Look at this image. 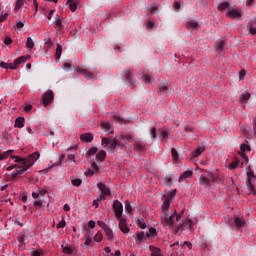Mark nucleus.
Here are the masks:
<instances>
[{
	"label": "nucleus",
	"mask_w": 256,
	"mask_h": 256,
	"mask_svg": "<svg viewBox=\"0 0 256 256\" xmlns=\"http://www.w3.org/2000/svg\"><path fill=\"white\" fill-rule=\"evenodd\" d=\"M23 27H25V24L23 23V22H18L17 24H16V26H15V29H23Z\"/></svg>",
	"instance_id": "obj_60"
},
{
	"label": "nucleus",
	"mask_w": 256,
	"mask_h": 256,
	"mask_svg": "<svg viewBox=\"0 0 256 256\" xmlns=\"http://www.w3.org/2000/svg\"><path fill=\"white\" fill-rule=\"evenodd\" d=\"M113 119L115 121H118L119 123H123V118H121V115H119V114H114Z\"/></svg>",
	"instance_id": "obj_50"
},
{
	"label": "nucleus",
	"mask_w": 256,
	"mask_h": 256,
	"mask_svg": "<svg viewBox=\"0 0 256 256\" xmlns=\"http://www.w3.org/2000/svg\"><path fill=\"white\" fill-rule=\"evenodd\" d=\"M187 29H197L199 27V23H197L195 20H190L186 23Z\"/></svg>",
	"instance_id": "obj_25"
},
{
	"label": "nucleus",
	"mask_w": 256,
	"mask_h": 256,
	"mask_svg": "<svg viewBox=\"0 0 256 256\" xmlns=\"http://www.w3.org/2000/svg\"><path fill=\"white\" fill-rule=\"evenodd\" d=\"M160 93H163L164 95L169 91V86L167 84H160L159 86Z\"/></svg>",
	"instance_id": "obj_36"
},
{
	"label": "nucleus",
	"mask_w": 256,
	"mask_h": 256,
	"mask_svg": "<svg viewBox=\"0 0 256 256\" xmlns=\"http://www.w3.org/2000/svg\"><path fill=\"white\" fill-rule=\"evenodd\" d=\"M122 76H123L124 80L126 81V83H129V85L135 84L136 80L134 77L133 70L131 68L124 70L122 73Z\"/></svg>",
	"instance_id": "obj_5"
},
{
	"label": "nucleus",
	"mask_w": 256,
	"mask_h": 256,
	"mask_svg": "<svg viewBox=\"0 0 256 256\" xmlns=\"http://www.w3.org/2000/svg\"><path fill=\"white\" fill-rule=\"evenodd\" d=\"M138 227H140V229H146L147 228V224H145V220L143 219H139L137 222Z\"/></svg>",
	"instance_id": "obj_45"
},
{
	"label": "nucleus",
	"mask_w": 256,
	"mask_h": 256,
	"mask_svg": "<svg viewBox=\"0 0 256 256\" xmlns=\"http://www.w3.org/2000/svg\"><path fill=\"white\" fill-rule=\"evenodd\" d=\"M167 137H169V133H167V131L160 132L159 138L161 141H167Z\"/></svg>",
	"instance_id": "obj_44"
},
{
	"label": "nucleus",
	"mask_w": 256,
	"mask_h": 256,
	"mask_svg": "<svg viewBox=\"0 0 256 256\" xmlns=\"http://www.w3.org/2000/svg\"><path fill=\"white\" fill-rule=\"evenodd\" d=\"M97 187H98L99 191H101V193H102L101 195H103L104 197H105V195H107V196L111 195V190L103 182H99L97 184Z\"/></svg>",
	"instance_id": "obj_11"
},
{
	"label": "nucleus",
	"mask_w": 256,
	"mask_h": 256,
	"mask_svg": "<svg viewBox=\"0 0 256 256\" xmlns=\"http://www.w3.org/2000/svg\"><path fill=\"white\" fill-rule=\"evenodd\" d=\"M62 249L65 255H73V249H71V247L62 245Z\"/></svg>",
	"instance_id": "obj_34"
},
{
	"label": "nucleus",
	"mask_w": 256,
	"mask_h": 256,
	"mask_svg": "<svg viewBox=\"0 0 256 256\" xmlns=\"http://www.w3.org/2000/svg\"><path fill=\"white\" fill-rule=\"evenodd\" d=\"M7 17H9V14H8V13L2 14V15L0 16V23H3Z\"/></svg>",
	"instance_id": "obj_62"
},
{
	"label": "nucleus",
	"mask_w": 256,
	"mask_h": 256,
	"mask_svg": "<svg viewBox=\"0 0 256 256\" xmlns=\"http://www.w3.org/2000/svg\"><path fill=\"white\" fill-rule=\"evenodd\" d=\"M110 143H111V141H109V139L102 138V145H109Z\"/></svg>",
	"instance_id": "obj_64"
},
{
	"label": "nucleus",
	"mask_w": 256,
	"mask_h": 256,
	"mask_svg": "<svg viewBox=\"0 0 256 256\" xmlns=\"http://www.w3.org/2000/svg\"><path fill=\"white\" fill-rule=\"evenodd\" d=\"M240 149L242 153H245V151H251V147L247 144H241Z\"/></svg>",
	"instance_id": "obj_47"
},
{
	"label": "nucleus",
	"mask_w": 256,
	"mask_h": 256,
	"mask_svg": "<svg viewBox=\"0 0 256 256\" xmlns=\"http://www.w3.org/2000/svg\"><path fill=\"white\" fill-rule=\"evenodd\" d=\"M224 47H225V41L219 40L217 42L216 51H223Z\"/></svg>",
	"instance_id": "obj_33"
},
{
	"label": "nucleus",
	"mask_w": 256,
	"mask_h": 256,
	"mask_svg": "<svg viewBox=\"0 0 256 256\" xmlns=\"http://www.w3.org/2000/svg\"><path fill=\"white\" fill-rule=\"evenodd\" d=\"M97 151H99V148L97 147H92L88 150L87 152V157H91V155H95V153H97Z\"/></svg>",
	"instance_id": "obj_38"
},
{
	"label": "nucleus",
	"mask_w": 256,
	"mask_h": 256,
	"mask_svg": "<svg viewBox=\"0 0 256 256\" xmlns=\"http://www.w3.org/2000/svg\"><path fill=\"white\" fill-rule=\"evenodd\" d=\"M42 206H43V202L41 200L34 201V207H42Z\"/></svg>",
	"instance_id": "obj_61"
},
{
	"label": "nucleus",
	"mask_w": 256,
	"mask_h": 256,
	"mask_svg": "<svg viewBox=\"0 0 256 256\" xmlns=\"http://www.w3.org/2000/svg\"><path fill=\"white\" fill-rule=\"evenodd\" d=\"M149 249L151 251V256H163L161 254V249H159L155 246H150Z\"/></svg>",
	"instance_id": "obj_22"
},
{
	"label": "nucleus",
	"mask_w": 256,
	"mask_h": 256,
	"mask_svg": "<svg viewBox=\"0 0 256 256\" xmlns=\"http://www.w3.org/2000/svg\"><path fill=\"white\" fill-rule=\"evenodd\" d=\"M94 241H96V243H101V241H103V234L101 232H97L94 236Z\"/></svg>",
	"instance_id": "obj_37"
},
{
	"label": "nucleus",
	"mask_w": 256,
	"mask_h": 256,
	"mask_svg": "<svg viewBox=\"0 0 256 256\" xmlns=\"http://www.w3.org/2000/svg\"><path fill=\"white\" fill-rule=\"evenodd\" d=\"M91 169L92 171H94L95 173H97V171H99V166L97 165V163L93 162L91 164Z\"/></svg>",
	"instance_id": "obj_54"
},
{
	"label": "nucleus",
	"mask_w": 256,
	"mask_h": 256,
	"mask_svg": "<svg viewBox=\"0 0 256 256\" xmlns=\"http://www.w3.org/2000/svg\"><path fill=\"white\" fill-rule=\"evenodd\" d=\"M64 70L65 71H70L71 70V62L64 63Z\"/></svg>",
	"instance_id": "obj_59"
},
{
	"label": "nucleus",
	"mask_w": 256,
	"mask_h": 256,
	"mask_svg": "<svg viewBox=\"0 0 256 256\" xmlns=\"http://www.w3.org/2000/svg\"><path fill=\"white\" fill-rule=\"evenodd\" d=\"M40 157L39 152H34L27 158H21L19 156H12V159H15V163H18V168L16 172L12 173V178L16 179L17 176L23 175L29 167H33L35 161H37Z\"/></svg>",
	"instance_id": "obj_2"
},
{
	"label": "nucleus",
	"mask_w": 256,
	"mask_h": 256,
	"mask_svg": "<svg viewBox=\"0 0 256 256\" xmlns=\"http://www.w3.org/2000/svg\"><path fill=\"white\" fill-rule=\"evenodd\" d=\"M150 135L152 139H157V128H152L150 131Z\"/></svg>",
	"instance_id": "obj_48"
},
{
	"label": "nucleus",
	"mask_w": 256,
	"mask_h": 256,
	"mask_svg": "<svg viewBox=\"0 0 256 256\" xmlns=\"http://www.w3.org/2000/svg\"><path fill=\"white\" fill-rule=\"evenodd\" d=\"M25 61H27V58L25 56H21L20 58H17L16 60H14L13 63H7V62H1L0 63V67H2V69H12V71H15V69H17V67H19V65H21V63H25Z\"/></svg>",
	"instance_id": "obj_4"
},
{
	"label": "nucleus",
	"mask_w": 256,
	"mask_h": 256,
	"mask_svg": "<svg viewBox=\"0 0 256 256\" xmlns=\"http://www.w3.org/2000/svg\"><path fill=\"white\" fill-rule=\"evenodd\" d=\"M250 33L251 35H256V26L255 24H250Z\"/></svg>",
	"instance_id": "obj_53"
},
{
	"label": "nucleus",
	"mask_w": 256,
	"mask_h": 256,
	"mask_svg": "<svg viewBox=\"0 0 256 256\" xmlns=\"http://www.w3.org/2000/svg\"><path fill=\"white\" fill-rule=\"evenodd\" d=\"M24 4H25V0H17L14 11L17 12L21 8V6Z\"/></svg>",
	"instance_id": "obj_42"
},
{
	"label": "nucleus",
	"mask_w": 256,
	"mask_h": 256,
	"mask_svg": "<svg viewBox=\"0 0 256 256\" xmlns=\"http://www.w3.org/2000/svg\"><path fill=\"white\" fill-rule=\"evenodd\" d=\"M193 176V171L191 170H187L184 173H182L178 179L179 183H181L182 181H185V179H189Z\"/></svg>",
	"instance_id": "obj_17"
},
{
	"label": "nucleus",
	"mask_w": 256,
	"mask_h": 256,
	"mask_svg": "<svg viewBox=\"0 0 256 256\" xmlns=\"http://www.w3.org/2000/svg\"><path fill=\"white\" fill-rule=\"evenodd\" d=\"M15 127H17L18 129H23V127H25V118L23 117H18L15 120Z\"/></svg>",
	"instance_id": "obj_20"
},
{
	"label": "nucleus",
	"mask_w": 256,
	"mask_h": 256,
	"mask_svg": "<svg viewBox=\"0 0 256 256\" xmlns=\"http://www.w3.org/2000/svg\"><path fill=\"white\" fill-rule=\"evenodd\" d=\"M65 225H67V223L65 222V220L60 221V222L57 224V229H63V228H65Z\"/></svg>",
	"instance_id": "obj_52"
},
{
	"label": "nucleus",
	"mask_w": 256,
	"mask_h": 256,
	"mask_svg": "<svg viewBox=\"0 0 256 256\" xmlns=\"http://www.w3.org/2000/svg\"><path fill=\"white\" fill-rule=\"evenodd\" d=\"M63 53V48L61 45H58L56 48V59H61V54Z\"/></svg>",
	"instance_id": "obj_39"
},
{
	"label": "nucleus",
	"mask_w": 256,
	"mask_h": 256,
	"mask_svg": "<svg viewBox=\"0 0 256 256\" xmlns=\"http://www.w3.org/2000/svg\"><path fill=\"white\" fill-rule=\"evenodd\" d=\"M109 148L108 151H111L112 153L116 151L117 147H119V142L117 141V139H113L112 141H110L109 144Z\"/></svg>",
	"instance_id": "obj_21"
},
{
	"label": "nucleus",
	"mask_w": 256,
	"mask_h": 256,
	"mask_svg": "<svg viewBox=\"0 0 256 256\" xmlns=\"http://www.w3.org/2000/svg\"><path fill=\"white\" fill-rule=\"evenodd\" d=\"M118 220H119L120 231H122V233H129V231H131V229L129 228V226H127V219L120 218Z\"/></svg>",
	"instance_id": "obj_10"
},
{
	"label": "nucleus",
	"mask_w": 256,
	"mask_h": 256,
	"mask_svg": "<svg viewBox=\"0 0 256 256\" xmlns=\"http://www.w3.org/2000/svg\"><path fill=\"white\" fill-rule=\"evenodd\" d=\"M226 9H228V11H230L231 7L229 5V2H222L220 4H218V10L219 11H225Z\"/></svg>",
	"instance_id": "obj_23"
},
{
	"label": "nucleus",
	"mask_w": 256,
	"mask_h": 256,
	"mask_svg": "<svg viewBox=\"0 0 256 256\" xmlns=\"http://www.w3.org/2000/svg\"><path fill=\"white\" fill-rule=\"evenodd\" d=\"M71 183L74 187H80L81 183H83V180L76 178L72 179Z\"/></svg>",
	"instance_id": "obj_43"
},
{
	"label": "nucleus",
	"mask_w": 256,
	"mask_h": 256,
	"mask_svg": "<svg viewBox=\"0 0 256 256\" xmlns=\"http://www.w3.org/2000/svg\"><path fill=\"white\" fill-rule=\"evenodd\" d=\"M81 141H84V143H91L93 141V134L91 133H85L80 136Z\"/></svg>",
	"instance_id": "obj_18"
},
{
	"label": "nucleus",
	"mask_w": 256,
	"mask_h": 256,
	"mask_svg": "<svg viewBox=\"0 0 256 256\" xmlns=\"http://www.w3.org/2000/svg\"><path fill=\"white\" fill-rule=\"evenodd\" d=\"M67 5L69 6L70 11L75 12L77 11V2L73 0H68Z\"/></svg>",
	"instance_id": "obj_26"
},
{
	"label": "nucleus",
	"mask_w": 256,
	"mask_h": 256,
	"mask_svg": "<svg viewBox=\"0 0 256 256\" xmlns=\"http://www.w3.org/2000/svg\"><path fill=\"white\" fill-rule=\"evenodd\" d=\"M147 239V236L145 235V232H139L136 234L135 242L137 245H140V243H145Z\"/></svg>",
	"instance_id": "obj_14"
},
{
	"label": "nucleus",
	"mask_w": 256,
	"mask_h": 256,
	"mask_svg": "<svg viewBox=\"0 0 256 256\" xmlns=\"http://www.w3.org/2000/svg\"><path fill=\"white\" fill-rule=\"evenodd\" d=\"M107 238L111 241V239L113 238V230H111V228H109V226H105L104 229Z\"/></svg>",
	"instance_id": "obj_28"
},
{
	"label": "nucleus",
	"mask_w": 256,
	"mask_h": 256,
	"mask_svg": "<svg viewBox=\"0 0 256 256\" xmlns=\"http://www.w3.org/2000/svg\"><path fill=\"white\" fill-rule=\"evenodd\" d=\"M248 182L247 187L252 195H256L255 186H253V179H255V173L254 172H248Z\"/></svg>",
	"instance_id": "obj_9"
},
{
	"label": "nucleus",
	"mask_w": 256,
	"mask_h": 256,
	"mask_svg": "<svg viewBox=\"0 0 256 256\" xmlns=\"http://www.w3.org/2000/svg\"><path fill=\"white\" fill-rule=\"evenodd\" d=\"M142 79H143V81L146 82V83H151V75H149V74H144V75L142 76Z\"/></svg>",
	"instance_id": "obj_49"
},
{
	"label": "nucleus",
	"mask_w": 256,
	"mask_h": 256,
	"mask_svg": "<svg viewBox=\"0 0 256 256\" xmlns=\"http://www.w3.org/2000/svg\"><path fill=\"white\" fill-rule=\"evenodd\" d=\"M171 196H167L161 206V221L164 227H173L175 221H181V214L171 211Z\"/></svg>",
	"instance_id": "obj_1"
},
{
	"label": "nucleus",
	"mask_w": 256,
	"mask_h": 256,
	"mask_svg": "<svg viewBox=\"0 0 256 256\" xmlns=\"http://www.w3.org/2000/svg\"><path fill=\"white\" fill-rule=\"evenodd\" d=\"M145 150V143L142 141H135L134 143V151H137L138 153H141Z\"/></svg>",
	"instance_id": "obj_16"
},
{
	"label": "nucleus",
	"mask_w": 256,
	"mask_h": 256,
	"mask_svg": "<svg viewBox=\"0 0 256 256\" xmlns=\"http://www.w3.org/2000/svg\"><path fill=\"white\" fill-rule=\"evenodd\" d=\"M251 97V94H249V92H244L240 95L239 99L241 101V103H247V101H249Z\"/></svg>",
	"instance_id": "obj_24"
},
{
	"label": "nucleus",
	"mask_w": 256,
	"mask_h": 256,
	"mask_svg": "<svg viewBox=\"0 0 256 256\" xmlns=\"http://www.w3.org/2000/svg\"><path fill=\"white\" fill-rule=\"evenodd\" d=\"M233 223L236 229H241V227H245V220L242 217L234 216Z\"/></svg>",
	"instance_id": "obj_12"
},
{
	"label": "nucleus",
	"mask_w": 256,
	"mask_h": 256,
	"mask_svg": "<svg viewBox=\"0 0 256 256\" xmlns=\"http://www.w3.org/2000/svg\"><path fill=\"white\" fill-rule=\"evenodd\" d=\"M4 43L5 45H11V43H13V40L11 39V37L6 36L4 39Z\"/></svg>",
	"instance_id": "obj_55"
},
{
	"label": "nucleus",
	"mask_w": 256,
	"mask_h": 256,
	"mask_svg": "<svg viewBox=\"0 0 256 256\" xmlns=\"http://www.w3.org/2000/svg\"><path fill=\"white\" fill-rule=\"evenodd\" d=\"M113 209L115 211L116 219H121L123 216V204L119 200H115L113 203Z\"/></svg>",
	"instance_id": "obj_7"
},
{
	"label": "nucleus",
	"mask_w": 256,
	"mask_h": 256,
	"mask_svg": "<svg viewBox=\"0 0 256 256\" xmlns=\"http://www.w3.org/2000/svg\"><path fill=\"white\" fill-rule=\"evenodd\" d=\"M199 183L204 187H211L213 183H221V177L211 172H206L200 176Z\"/></svg>",
	"instance_id": "obj_3"
},
{
	"label": "nucleus",
	"mask_w": 256,
	"mask_h": 256,
	"mask_svg": "<svg viewBox=\"0 0 256 256\" xmlns=\"http://www.w3.org/2000/svg\"><path fill=\"white\" fill-rule=\"evenodd\" d=\"M76 71L80 75H84V77H86V79H95V70H88V69H84V68H77Z\"/></svg>",
	"instance_id": "obj_8"
},
{
	"label": "nucleus",
	"mask_w": 256,
	"mask_h": 256,
	"mask_svg": "<svg viewBox=\"0 0 256 256\" xmlns=\"http://www.w3.org/2000/svg\"><path fill=\"white\" fill-rule=\"evenodd\" d=\"M53 99H55L53 90H48L42 96V104L44 105V107H47V105H51V103H53Z\"/></svg>",
	"instance_id": "obj_6"
},
{
	"label": "nucleus",
	"mask_w": 256,
	"mask_h": 256,
	"mask_svg": "<svg viewBox=\"0 0 256 256\" xmlns=\"http://www.w3.org/2000/svg\"><path fill=\"white\" fill-rule=\"evenodd\" d=\"M13 153V150H8L0 155V161H3V159H7Z\"/></svg>",
	"instance_id": "obj_41"
},
{
	"label": "nucleus",
	"mask_w": 256,
	"mask_h": 256,
	"mask_svg": "<svg viewBox=\"0 0 256 256\" xmlns=\"http://www.w3.org/2000/svg\"><path fill=\"white\" fill-rule=\"evenodd\" d=\"M26 47L27 49H33L35 47V42H33L31 37L27 38Z\"/></svg>",
	"instance_id": "obj_32"
},
{
	"label": "nucleus",
	"mask_w": 256,
	"mask_h": 256,
	"mask_svg": "<svg viewBox=\"0 0 256 256\" xmlns=\"http://www.w3.org/2000/svg\"><path fill=\"white\" fill-rule=\"evenodd\" d=\"M171 153L172 159H174V161H177V159H179V153L177 152V150L175 148H172Z\"/></svg>",
	"instance_id": "obj_46"
},
{
	"label": "nucleus",
	"mask_w": 256,
	"mask_h": 256,
	"mask_svg": "<svg viewBox=\"0 0 256 256\" xmlns=\"http://www.w3.org/2000/svg\"><path fill=\"white\" fill-rule=\"evenodd\" d=\"M19 169V164H14V165H11V166H8L6 168V171H13V169Z\"/></svg>",
	"instance_id": "obj_56"
},
{
	"label": "nucleus",
	"mask_w": 256,
	"mask_h": 256,
	"mask_svg": "<svg viewBox=\"0 0 256 256\" xmlns=\"http://www.w3.org/2000/svg\"><path fill=\"white\" fill-rule=\"evenodd\" d=\"M107 157V152H105L104 150H101L97 155H96V159L97 161H105V158Z\"/></svg>",
	"instance_id": "obj_27"
},
{
	"label": "nucleus",
	"mask_w": 256,
	"mask_h": 256,
	"mask_svg": "<svg viewBox=\"0 0 256 256\" xmlns=\"http://www.w3.org/2000/svg\"><path fill=\"white\" fill-rule=\"evenodd\" d=\"M155 235H157V229L155 228H150L149 231L146 233V237L151 238V237H155Z\"/></svg>",
	"instance_id": "obj_29"
},
{
	"label": "nucleus",
	"mask_w": 256,
	"mask_h": 256,
	"mask_svg": "<svg viewBox=\"0 0 256 256\" xmlns=\"http://www.w3.org/2000/svg\"><path fill=\"white\" fill-rule=\"evenodd\" d=\"M204 151H205V147L198 146L197 149L192 152V157H195V158L201 157Z\"/></svg>",
	"instance_id": "obj_19"
},
{
	"label": "nucleus",
	"mask_w": 256,
	"mask_h": 256,
	"mask_svg": "<svg viewBox=\"0 0 256 256\" xmlns=\"http://www.w3.org/2000/svg\"><path fill=\"white\" fill-rule=\"evenodd\" d=\"M245 75H247V73L245 72V70H241L239 73V79L240 81H243V79H245Z\"/></svg>",
	"instance_id": "obj_57"
},
{
	"label": "nucleus",
	"mask_w": 256,
	"mask_h": 256,
	"mask_svg": "<svg viewBox=\"0 0 256 256\" xmlns=\"http://www.w3.org/2000/svg\"><path fill=\"white\" fill-rule=\"evenodd\" d=\"M237 165H239V161H238V160L232 162V163L229 165V167H230V169H237Z\"/></svg>",
	"instance_id": "obj_58"
},
{
	"label": "nucleus",
	"mask_w": 256,
	"mask_h": 256,
	"mask_svg": "<svg viewBox=\"0 0 256 256\" xmlns=\"http://www.w3.org/2000/svg\"><path fill=\"white\" fill-rule=\"evenodd\" d=\"M226 17H229L230 19H240L241 13L238 10L230 9V11L227 12Z\"/></svg>",
	"instance_id": "obj_13"
},
{
	"label": "nucleus",
	"mask_w": 256,
	"mask_h": 256,
	"mask_svg": "<svg viewBox=\"0 0 256 256\" xmlns=\"http://www.w3.org/2000/svg\"><path fill=\"white\" fill-rule=\"evenodd\" d=\"M102 129L106 131V133H111V124L108 122H104L101 125Z\"/></svg>",
	"instance_id": "obj_30"
},
{
	"label": "nucleus",
	"mask_w": 256,
	"mask_h": 256,
	"mask_svg": "<svg viewBox=\"0 0 256 256\" xmlns=\"http://www.w3.org/2000/svg\"><path fill=\"white\" fill-rule=\"evenodd\" d=\"M56 27H58V31H62L63 29V20L61 18H56Z\"/></svg>",
	"instance_id": "obj_40"
},
{
	"label": "nucleus",
	"mask_w": 256,
	"mask_h": 256,
	"mask_svg": "<svg viewBox=\"0 0 256 256\" xmlns=\"http://www.w3.org/2000/svg\"><path fill=\"white\" fill-rule=\"evenodd\" d=\"M125 211L126 213H133V207H131V202H129V200L125 201Z\"/></svg>",
	"instance_id": "obj_31"
},
{
	"label": "nucleus",
	"mask_w": 256,
	"mask_h": 256,
	"mask_svg": "<svg viewBox=\"0 0 256 256\" xmlns=\"http://www.w3.org/2000/svg\"><path fill=\"white\" fill-rule=\"evenodd\" d=\"M106 197L100 194L99 198L93 201L94 207H99V201H105Z\"/></svg>",
	"instance_id": "obj_35"
},
{
	"label": "nucleus",
	"mask_w": 256,
	"mask_h": 256,
	"mask_svg": "<svg viewBox=\"0 0 256 256\" xmlns=\"http://www.w3.org/2000/svg\"><path fill=\"white\" fill-rule=\"evenodd\" d=\"M68 161H71L72 163H75V154H69L68 155Z\"/></svg>",
	"instance_id": "obj_63"
},
{
	"label": "nucleus",
	"mask_w": 256,
	"mask_h": 256,
	"mask_svg": "<svg viewBox=\"0 0 256 256\" xmlns=\"http://www.w3.org/2000/svg\"><path fill=\"white\" fill-rule=\"evenodd\" d=\"M193 247V244H191L190 242H184L182 244V249H191Z\"/></svg>",
	"instance_id": "obj_51"
},
{
	"label": "nucleus",
	"mask_w": 256,
	"mask_h": 256,
	"mask_svg": "<svg viewBox=\"0 0 256 256\" xmlns=\"http://www.w3.org/2000/svg\"><path fill=\"white\" fill-rule=\"evenodd\" d=\"M184 227H188L189 229L193 228V224L191 223V220H186L183 224L179 225L176 228V233H179V231H183Z\"/></svg>",
	"instance_id": "obj_15"
}]
</instances>
